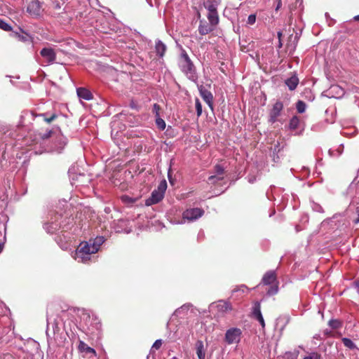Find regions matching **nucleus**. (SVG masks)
Segmentation results:
<instances>
[{
    "label": "nucleus",
    "mask_w": 359,
    "mask_h": 359,
    "mask_svg": "<svg viewBox=\"0 0 359 359\" xmlns=\"http://www.w3.org/2000/svg\"><path fill=\"white\" fill-rule=\"evenodd\" d=\"M156 124L157 127L161 130L165 128V122L160 116L156 117Z\"/></svg>",
    "instance_id": "24"
},
{
    "label": "nucleus",
    "mask_w": 359,
    "mask_h": 359,
    "mask_svg": "<svg viewBox=\"0 0 359 359\" xmlns=\"http://www.w3.org/2000/svg\"><path fill=\"white\" fill-rule=\"evenodd\" d=\"M356 213L358 215V218L355 220V223H358L359 222V207H358L356 209Z\"/></svg>",
    "instance_id": "40"
},
{
    "label": "nucleus",
    "mask_w": 359,
    "mask_h": 359,
    "mask_svg": "<svg viewBox=\"0 0 359 359\" xmlns=\"http://www.w3.org/2000/svg\"><path fill=\"white\" fill-rule=\"evenodd\" d=\"M196 109L197 116H200L202 114V105L198 98L196 99Z\"/></svg>",
    "instance_id": "31"
},
{
    "label": "nucleus",
    "mask_w": 359,
    "mask_h": 359,
    "mask_svg": "<svg viewBox=\"0 0 359 359\" xmlns=\"http://www.w3.org/2000/svg\"><path fill=\"white\" fill-rule=\"evenodd\" d=\"M52 134H53V131L52 130H48V131H47V132H46L44 133H39V136H40V137L42 140H47V139H48L49 137H51Z\"/></svg>",
    "instance_id": "33"
},
{
    "label": "nucleus",
    "mask_w": 359,
    "mask_h": 359,
    "mask_svg": "<svg viewBox=\"0 0 359 359\" xmlns=\"http://www.w3.org/2000/svg\"><path fill=\"white\" fill-rule=\"evenodd\" d=\"M285 83L288 87L289 90H294L299 84V79L296 75H293L286 79Z\"/></svg>",
    "instance_id": "17"
},
{
    "label": "nucleus",
    "mask_w": 359,
    "mask_h": 359,
    "mask_svg": "<svg viewBox=\"0 0 359 359\" xmlns=\"http://www.w3.org/2000/svg\"><path fill=\"white\" fill-rule=\"evenodd\" d=\"M27 11L32 15L39 16L41 11V5L39 0H26Z\"/></svg>",
    "instance_id": "7"
},
{
    "label": "nucleus",
    "mask_w": 359,
    "mask_h": 359,
    "mask_svg": "<svg viewBox=\"0 0 359 359\" xmlns=\"http://www.w3.org/2000/svg\"><path fill=\"white\" fill-rule=\"evenodd\" d=\"M162 340L161 339H157L153 344L152 348L158 350L162 346Z\"/></svg>",
    "instance_id": "36"
},
{
    "label": "nucleus",
    "mask_w": 359,
    "mask_h": 359,
    "mask_svg": "<svg viewBox=\"0 0 359 359\" xmlns=\"http://www.w3.org/2000/svg\"><path fill=\"white\" fill-rule=\"evenodd\" d=\"M203 5L204 7L208 11V13L207 15L208 18L219 19L217 5L214 4V2L212 1H207L204 2Z\"/></svg>",
    "instance_id": "12"
},
{
    "label": "nucleus",
    "mask_w": 359,
    "mask_h": 359,
    "mask_svg": "<svg viewBox=\"0 0 359 359\" xmlns=\"http://www.w3.org/2000/svg\"><path fill=\"white\" fill-rule=\"evenodd\" d=\"M197 17H198V19L201 18V13H200V12L197 13Z\"/></svg>",
    "instance_id": "43"
},
{
    "label": "nucleus",
    "mask_w": 359,
    "mask_h": 359,
    "mask_svg": "<svg viewBox=\"0 0 359 359\" xmlns=\"http://www.w3.org/2000/svg\"><path fill=\"white\" fill-rule=\"evenodd\" d=\"M200 95L203 100L208 104L210 109L213 111V96L212 94L205 87L201 86L199 88Z\"/></svg>",
    "instance_id": "13"
},
{
    "label": "nucleus",
    "mask_w": 359,
    "mask_h": 359,
    "mask_svg": "<svg viewBox=\"0 0 359 359\" xmlns=\"http://www.w3.org/2000/svg\"><path fill=\"white\" fill-rule=\"evenodd\" d=\"M167 50L166 46L160 40L157 41L155 44V52L159 57H163Z\"/></svg>",
    "instance_id": "16"
},
{
    "label": "nucleus",
    "mask_w": 359,
    "mask_h": 359,
    "mask_svg": "<svg viewBox=\"0 0 359 359\" xmlns=\"http://www.w3.org/2000/svg\"><path fill=\"white\" fill-rule=\"evenodd\" d=\"M281 36H282V33L281 32H278V37L279 40H280Z\"/></svg>",
    "instance_id": "42"
},
{
    "label": "nucleus",
    "mask_w": 359,
    "mask_h": 359,
    "mask_svg": "<svg viewBox=\"0 0 359 359\" xmlns=\"http://www.w3.org/2000/svg\"><path fill=\"white\" fill-rule=\"evenodd\" d=\"M281 46H282V43H281L280 40H279V47H281Z\"/></svg>",
    "instance_id": "45"
},
{
    "label": "nucleus",
    "mask_w": 359,
    "mask_h": 359,
    "mask_svg": "<svg viewBox=\"0 0 359 359\" xmlns=\"http://www.w3.org/2000/svg\"><path fill=\"white\" fill-rule=\"evenodd\" d=\"M208 21L201 19L199 21L198 32L201 35H206L215 30L219 23V19L208 18Z\"/></svg>",
    "instance_id": "3"
},
{
    "label": "nucleus",
    "mask_w": 359,
    "mask_h": 359,
    "mask_svg": "<svg viewBox=\"0 0 359 359\" xmlns=\"http://www.w3.org/2000/svg\"><path fill=\"white\" fill-rule=\"evenodd\" d=\"M40 54L48 64L53 63L56 59V53L51 48H43Z\"/></svg>",
    "instance_id": "11"
},
{
    "label": "nucleus",
    "mask_w": 359,
    "mask_h": 359,
    "mask_svg": "<svg viewBox=\"0 0 359 359\" xmlns=\"http://www.w3.org/2000/svg\"><path fill=\"white\" fill-rule=\"evenodd\" d=\"M353 20H354L355 21H359V15H355V16L353 18Z\"/></svg>",
    "instance_id": "41"
},
{
    "label": "nucleus",
    "mask_w": 359,
    "mask_h": 359,
    "mask_svg": "<svg viewBox=\"0 0 359 359\" xmlns=\"http://www.w3.org/2000/svg\"><path fill=\"white\" fill-rule=\"evenodd\" d=\"M320 355L318 353H311L308 356H306L304 359H320Z\"/></svg>",
    "instance_id": "35"
},
{
    "label": "nucleus",
    "mask_w": 359,
    "mask_h": 359,
    "mask_svg": "<svg viewBox=\"0 0 359 359\" xmlns=\"http://www.w3.org/2000/svg\"><path fill=\"white\" fill-rule=\"evenodd\" d=\"M76 93L80 98L84 99L86 100H90L93 98L92 93L86 88H79L76 90Z\"/></svg>",
    "instance_id": "18"
},
{
    "label": "nucleus",
    "mask_w": 359,
    "mask_h": 359,
    "mask_svg": "<svg viewBox=\"0 0 359 359\" xmlns=\"http://www.w3.org/2000/svg\"><path fill=\"white\" fill-rule=\"evenodd\" d=\"M355 287L357 289L358 292L359 293V280H356L354 282Z\"/></svg>",
    "instance_id": "39"
},
{
    "label": "nucleus",
    "mask_w": 359,
    "mask_h": 359,
    "mask_svg": "<svg viewBox=\"0 0 359 359\" xmlns=\"http://www.w3.org/2000/svg\"><path fill=\"white\" fill-rule=\"evenodd\" d=\"M196 354L198 359H205V351L204 348L203 342L201 340L197 341L196 343Z\"/></svg>",
    "instance_id": "19"
},
{
    "label": "nucleus",
    "mask_w": 359,
    "mask_h": 359,
    "mask_svg": "<svg viewBox=\"0 0 359 359\" xmlns=\"http://www.w3.org/2000/svg\"><path fill=\"white\" fill-rule=\"evenodd\" d=\"M300 120L298 116H294L290 121V128L292 130H296L299 124Z\"/></svg>",
    "instance_id": "21"
},
{
    "label": "nucleus",
    "mask_w": 359,
    "mask_h": 359,
    "mask_svg": "<svg viewBox=\"0 0 359 359\" xmlns=\"http://www.w3.org/2000/svg\"><path fill=\"white\" fill-rule=\"evenodd\" d=\"M166 189H167V182L165 180H163L159 183L156 190L164 195Z\"/></svg>",
    "instance_id": "25"
},
{
    "label": "nucleus",
    "mask_w": 359,
    "mask_h": 359,
    "mask_svg": "<svg viewBox=\"0 0 359 359\" xmlns=\"http://www.w3.org/2000/svg\"><path fill=\"white\" fill-rule=\"evenodd\" d=\"M97 248L94 245L90 246L87 243L81 244L76 250V255L81 258L82 262H86L89 259L88 256L91 254L95 253Z\"/></svg>",
    "instance_id": "5"
},
{
    "label": "nucleus",
    "mask_w": 359,
    "mask_h": 359,
    "mask_svg": "<svg viewBox=\"0 0 359 359\" xmlns=\"http://www.w3.org/2000/svg\"><path fill=\"white\" fill-rule=\"evenodd\" d=\"M328 325L332 328V329H338L342 326V323L340 320L337 319H332L330 320L328 322Z\"/></svg>",
    "instance_id": "22"
},
{
    "label": "nucleus",
    "mask_w": 359,
    "mask_h": 359,
    "mask_svg": "<svg viewBox=\"0 0 359 359\" xmlns=\"http://www.w3.org/2000/svg\"><path fill=\"white\" fill-rule=\"evenodd\" d=\"M179 65L182 71L187 76H193L195 74V67L185 50L180 55Z\"/></svg>",
    "instance_id": "1"
},
{
    "label": "nucleus",
    "mask_w": 359,
    "mask_h": 359,
    "mask_svg": "<svg viewBox=\"0 0 359 359\" xmlns=\"http://www.w3.org/2000/svg\"><path fill=\"white\" fill-rule=\"evenodd\" d=\"M57 117V115L55 114H53L49 118H46L45 117L44 118V121L48 123H50V122H52L53 120H55Z\"/></svg>",
    "instance_id": "38"
},
{
    "label": "nucleus",
    "mask_w": 359,
    "mask_h": 359,
    "mask_svg": "<svg viewBox=\"0 0 359 359\" xmlns=\"http://www.w3.org/2000/svg\"><path fill=\"white\" fill-rule=\"evenodd\" d=\"M256 21V15L255 14H251L248 16V23L249 25H254Z\"/></svg>",
    "instance_id": "37"
},
{
    "label": "nucleus",
    "mask_w": 359,
    "mask_h": 359,
    "mask_svg": "<svg viewBox=\"0 0 359 359\" xmlns=\"http://www.w3.org/2000/svg\"><path fill=\"white\" fill-rule=\"evenodd\" d=\"M342 341L345 346H346L351 349H353L355 348V345L350 339L343 338Z\"/></svg>",
    "instance_id": "27"
},
{
    "label": "nucleus",
    "mask_w": 359,
    "mask_h": 359,
    "mask_svg": "<svg viewBox=\"0 0 359 359\" xmlns=\"http://www.w3.org/2000/svg\"><path fill=\"white\" fill-rule=\"evenodd\" d=\"M163 194L155 189L152 191L151 197L146 201V205H151L158 203L163 198Z\"/></svg>",
    "instance_id": "14"
},
{
    "label": "nucleus",
    "mask_w": 359,
    "mask_h": 359,
    "mask_svg": "<svg viewBox=\"0 0 359 359\" xmlns=\"http://www.w3.org/2000/svg\"><path fill=\"white\" fill-rule=\"evenodd\" d=\"M204 214V210L201 208H195L186 210L183 214V219L189 221H194L202 217Z\"/></svg>",
    "instance_id": "6"
},
{
    "label": "nucleus",
    "mask_w": 359,
    "mask_h": 359,
    "mask_svg": "<svg viewBox=\"0 0 359 359\" xmlns=\"http://www.w3.org/2000/svg\"><path fill=\"white\" fill-rule=\"evenodd\" d=\"M325 334H327V335H329L330 334V332H328L327 330L325 331Z\"/></svg>",
    "instance_id": "44"
},
{
    "label": "nucleus",
    "mask_w": 359,
    "mask_h": 359,
    "mask_svg": "<svg viewBox=\"0 0 359 359\" xmlns=\"http://www.w3.org/2000/svg\"><path fill=\"white\" fill-rule=\"evenodd\" d=\"M66 144V139L63 135H60L59 136L58 145H57V149L62 148Z\"/></svg>",
    "instance_id": "32"
},
{
    "label": "nucleus",
    "mask_w": 359,
    "mask_h": 359,
    "mask_svg": "<svg viewBox=\"0 0 359 359\" xmlns=\"http://www.w3.org/2000/svg\"><path fill=\"white\" fill-rule=\"evenodd\" d=\"M215 175L217 176H222V175L224 173V168L219 164H217L214 168Z\"/></svg>",
    "instance_id": "28"
},
{
    "label": "nucleus",
    "mask_w": 359,
    "mask_h": 359,
    "mask_svg": "<svg viewBox=\"0 0 359 359\" xmlns=\"http://www.w3.org/2000/svg\"><path fill=\"white\" fill-rule=\"evenodd\" d=\"M252 316L256 319L260 323L262 328L264 329L265 322L261 312V304L259 302H255L253 304Z\"/></svg>",
    "instance_id": "9"
},
{
    "label": "nucleus",
    "mask_w": 359,
    "mask_h": 359,
    "mask_svg": "<svg viewBox=\"0 0 359 359\" xmlns=\"http://www.w3.org/2000/svg\"><path fill=\"white\" fill-rule=\"evenodd\" d=\"M296 108L299 113H304L306 110V104L302 100H299L296 104Z\"/></svg>",
    "instance_id": "23"
},
{
    "label": "nucleus",
    "mask_w": 359,
    "mask_h": 359,
    "mask_svg": "<svg viewBox=\"0 0 359 359\" xmlns=\"http://www.w3.org/2000/svg\"><path fill=\"white\" fill-rule=\"evenodd\" d=\"M223 179V176L211 175L208 177V181L212 184H216L218 181H221Z\"/></svg>",
    "instance_id": "29"
},
{
    "label": "nucleus",
    "mask_w": 359,
    "mask_h": 359,
    "mask_svg": "<svg viewBox=\"0 0 359 359\" xmlns=\"http://www.w3.org/2000/svg\"><path fill=\"white\" fill-rule=\"evenodd\" d=\"M263 284L268 285H272L270 288L267 290V294L269 296H272L276 294L278 291V285L276 283V274L273 271H269L266 272L262 278Z\"/></svg>",
    "instance_id": "2"
},
{
    "label": "nucleus",
    "mask_w": 359,
    "mask_h": 359,
    "mask_svg": "<svg viewBox=\"0 0 359 359\" xmlns=\"http://www.w3.org/2000/svg\"><path fill=\"white\" fill-rule=\"evenodd\" d=\"M283 109V104L280 101H276L273 105L269 113V121L272 123L277 121V118L280 115Z\"/></svg>",
    "instance_id": "8"
},
{
    "label": "nucleus",
    "mask_w": 359,
    "mask_h": 359,
    "mask_svg": "<svg viewBox=\"0 0 359 359\" xmlns=\"http://www.w3.org/2000/svg\"><path fill=\"white\" fill-rule=\"evenodd\" d=\"M217 311L220 313H227L232 310L231 303L226 301H219L217 304Z\"/></svg>",
    "instance_id": "15"
},
{
    "label": "nucleus",
    "mask_w": 359,
    "mask_h": 359,
    "mask_svg": "<svg viewBox=\"0 0 359 359\" xmlns=\"http://www.w3.org/2000/svg\"><path fill=\"white\" fill-rule=\"evenodd\" d=\"M20 31L22 32V34H20V33H18V32H14V35L16 38L18 39V40L21 41H23V42H25V41H27L29 40V39L30 38L29 35L27 33H25L22 29H20Z\"/></svg>",
    "instance_id": "20"
},
{
    "label": "nucleus",
    "mask_w": 359,
    "mask_h": 359,
    "mask_svg": "<svg viewBox=\"0 0 359 359\" xmlns=\"http://www.w3.org/2000/svg\"><path fill=\"white\" fill-rule=\"evenodd\" d=\"M78 350L80 353H84L89 359L93 358L97 355L95 350L88 346V344L83 341H79Z\"/></svg>",
    "instance_id": "10"
},
{
    "label": "nucleus",
    "mask_w": 359,
    "mask_h": 359,
    "mask_svg": "<svg viewBox=\"0 0 359 359\" xmlns=\"http://www.w3.org/2000/svg\"><path fill=\"white\" fill-rule=\"evenodd\" d=\"M121 200L124 203H133L135 202V200L133 199L132 198L129 197L128 196L123 195L121 196Z\"/></svg>",
    "instance_id": "34"
},
{
    "label": "nucleus",
    "mask_w": 359,
    "mask_h": 359,
    "mask_svg": "<svg viewBox=\"0 0 359 359\" xmlns=\"http://www.w3.org/2000/svg\"><path fill=\"white\" fill-rule=\"evenodd\" d=\"M0 29L4 31H11V26L8 24L5 20L0 19Z\"/></svg>",
    "instance_id": "26"
},
{
    "label": "nucleus",
    "mask_w": 359,
    "mask_h": 359,
    "mask_svg": "<svg viewBox=\"0 0 359 359\" xmlns=\"http://www.w3.org/2000/svg\"><path fill=\"white\" fill-rule=\"evenodd\" d=\"M161 110V108L160 107L159 104L155 103L154 105H153V108H152V112L155 115V117H158L160 116V111Z\"/></svg>",
    "instance_id": "30"
},
{
    "label": "nucleus",
    "mask_w": 359,
    "mask_h": 359,
    "mask_svg": "<svg viewBox=\"0 0 359 359\" xmlns=\"http://www.w3.org/2000/svg\"><path fill=\"white\" fill-rule=\"evenodd\" d=\"M242 331L238 327H231L226 330L224 340L228 344H238L241 339Z\"/></svg>",
    "instance_id": "4"
}]
</instances>
